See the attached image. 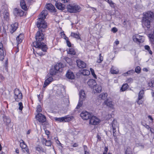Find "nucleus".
I'll use <instances>...</instances> for the list:
<instances>
[{"label": "nucleus", "mask_w": 154, "mask_h": 154, "mask_svg": "<svg viewBox=\"0 0 154 154\" xmlns=\"http://www.w3.org/2000/svg\"><path fill=\"white\" fill-rule=\"evenodd\" d=\"M103 57L101 55V54H99V58L97 60V62L99 63H101L103 60Z\"/></svg>", "instance_id": "43"}, {"label": "nucleus", "mask_w": 154, "mask_h": 154, "mask_svg": "<svg viewBox=\"0 0 154 154\" xmlns=\"http://www.w3.org/2000/svg\"><path fill=\"white\" fill-rule=\"evenodd\" d=\"M37 112H40L42 111L41 107L40 105H38L37 106Z\"/></svg>", "instance_id": "46"}, {"label": "nucleus", "mask_w": 154, "mask_h": 154, "mask_svg": "<svg viewBox=\"0 0 154 154\" xmlns=\"http://www.w3.org/2000/svg\"><path fill=\"white\" fill-rule=\"evenodd\" d=\"M148 118L151 120V121H153V119L150 116H148Z\"/></svg>", "instance_id": "60"}, {"label": "nucleus", "mask_w": 154, "mask_h": 154, "mask_svg": "<svg viewBox=\"0 0 154 154\" xmlns=\"http://www.w3.org/2000/svg\"><path fill=\"white\" fill-rule=\"evenodd\" d=\"M90 70L91 71V74L94 77L95 79H97V76L95 74L94 70L92 68H90Z\"/></svg>", "instance_id": "44"}, {"label": "nucleus", "mask_w": 154, "mask_h": 154, "mask_svg": "<svg viewBox=\"0 0 154 154\" xmlns=\"http://www.w3.org/2000/svg\"><path fill=\"white\" fill-rule=\"evenodd\" d=\"M116 132V130H113V136L114 137L116 136V133L115 132Z\"/></svg>", "instance_id": "62"}, {"label": "nucleus", "mask_w": 154, "mask_h": 154, "mask_svg": "<svg viewBox=\"0 0 154 154\" xmlns=\"http://www.w3.org/2000/svg\"><path fill=\"white\" fill-rule=\"evenodd\" d=\"M66 8L68 12L70 13H76L81 10L79 6L74 4L67 5Z\"/></svg>", "instance_id": "4"}, {"label": "nucleus", "mask_w": 154, "mask_h": 154, "mask_svg": "<svg viewBox=\"0 0 154 154\" xmlns=\"http://www.w3.org/2000/svg\"><path fill=\"white\" fill-rule=\"evenodd\" d=\"M76 63L78 66L79 68H84L86 66V63L83 61L81 60H77Z\"/></svg>", "instance_id": "17"}, {"label": "nucleus", "mask_w": 154, "mask_h": 154, "mask_svg": "<svg viewBox=\"0 0 154 154\" xmlns=\"http://www.w3.org/2000/svg\"><path fill=\"white\" fill-rule=\"evenodd\" d=\"M18 105L19 106V109L20 110H22L23 108V104L22 102H20L18 103Z\"/></svg>", "instance_id": "50"}, {"label": "nucleus", "mask_w": 154, "mask_h": 154, "mask_svg": "<svg viewBox=\"0 0 154 154\" xmlns=\"http://www.w3.org/2000/svg\"><path fill=\"white\" fill-rule=\"evenodd\" d=\"M46 8L51 12H55L56 9L54 6L51 4H48L45 6Z\"/></svg>", "instance_id": "16"}, {"label": "nucleus", "mask_w": 154, "mask_h": 154, "mask_svg": "<svg viewBox=\"0 0 154 154\" xmlns=\"http://www.w3.org/2000/svg\"><path fill=\"white\" fill-rule=\"evenodd\" d=\"M20 5L21 8L24 10L26 11L27 9V7L24 0H21L20 1Z\"/></svg>", "instance_id": "26"}, {"label": "nucleus", "mask_w": 154, "mask_h": 154, "mask_svg": "<svg viewBox=\"0 0 154 154\" xmlns=\"http://www.w3.org/2000/svg\"><path fill=\"white\" fill-rule=\"evenodd\" d=\"M43 143H45V146H51V142L50 140H47L45 138H43L42 140Z\"/></svg>", "instance_id": "27"}, {"label": "nucleus", "mask_w": 154, "mask_h": 154, "mask_svg": "<svg viewBox=\"0 0 154 154\" xmlns=\"http://www.w3.org/2000/svg\"><path fill=\"white\" fill-rule=\"evenodd\" d=\"M133 79L132 78L128 79L127 80V82L128 83H131L133 82Z\"/></svg>", "instance_id": "52"}, {"label": "nucleus", "mask_w": 154, "mask_h": 154, "mask_svg": "<svg viewBox=\"0 0 154 154\" xmlns=\"http://www.w3.org/2000/svg\"><path fill=\"white\" fill-rule=\"evenodd\" d=\"M37 53L40 56H42L44 55V54H43V53L42 52H39Z\"/></svg>", "instance_id": "61"}, {"label": "nucleus", "mask_w": 154, "mask_h": 154, "mask_svg": "<svg viewBox=\"0 0 154 154\" xmlns=\"http://www.w3.org/2000/svg\"><path fill=\"white\" fill-rule=\"evenodd\" d=\"M14 14L16 16L21 17L23 15L24 12L21 9L15 8L14 11Z\"/></svg>", "instance_id": "12"}, {"label": "nucleus", "mask_w": 154, "mask_h": 154, "mask_svg": "<svg viewBox=\"0 0 154 154\" xmlns=\"http://www.w3.org/2000/svg\"><path fill=\"white\" fill-rule=\"evenodd\" d=\"M149 86L151 87H154V81H152L149 83Z\"/></svg>", "instance_id": "49"}, {"label": "nucleus", "mask_w": 154, "mask_h": 154, "mask_svg": "<svg viewBox=\"0 0 154 154\" xmlns=\"http://www.w3.org/2000/svg\"><path fill=\"white\" fill-rule=\"evenodd\" d=\"M42 32L38 31L35 34V41L33 42V45L35 48L46 52L48 49L47 45L42 42L44 40V36Z\"/></svg>", "instance_id": "1"}, {"label": "nucleus", "mask_w": 154, "mask_h": 154, "mask_svg": "<svg viewBox=\"0 0 154 154\" xmlns=\"http://www.w3.org/2000/svg\"><path fill=\"white\" fill-rule=\"evenodd\" d=\"M66 76L69 79H72L75 78V76L73 72L68 71L66 74Z\"/></svg>", "instance_id": "22"}, {"label": "nucleus", "mask_w": 154, "mask_h": 154, "mask_svg": "<svg viewBox=\"0 0 154 154\" xmlns=\"http://www.w3.org/2000/svg\"><path fill=\"white\" fill-rule=\"evenodd\" d=\"M134 71L133 70L131 69L128 71L127 72L125 73L124 74L125 75L126 74L128 75H131V74H132L134 73Z\"/></svg>", "instance_id": "42"}, {"label": "nucleus", "mask_w": 154, "mask_h": 154, "mask_svg": "<svg viewBox=\"0 0 154 154\" xmlns=\"http://www.w3.org/2000/svg\"><path fill=\"white\" fill-rule=\"evenodd\" d=\"M143 125L147 129H150V127L149 125H147L146 124H145V125Z\"/></svg>", "instance_id": "57"}, {"label": "nucleus", "mask_w": 154, "mask_h": 154, "mask_svg": "<svg viewBox=\"0 0 154 154\" xmlns=\"http://www.w3.org/2000/svg\"><path fill=\"white\" fill-rule=\"evenodd\" d=\"M89 119V123L92 125H97L100 122L98 118L94 116H92V115Z\"/></svg>", "instance_id": "10"}, {"label": "nucleus", "mask_w": 154, "mask_h": 154, "mask_svg": "<svg viewBox=\"0 0 154 154\" xmlns=\"http://www.w3.org/2000/svg\"><path fill=\"white\" fill-rule=\"evenodd\" d=\"M145 49V50H147L148 51L149 53L151 54L152 55V51L150 50V48L149 46L148 45H146L144 47Z\"/></svg>", "instance_id": "40"}, {"label": "nucleus", "mask_w": 154, "mask_h": 154, "mask_svg": "<svg viewBox=\"0 0 154 154\" xmlns=\"http://www.w3.org/2000/svg\"><path fill=\"white\" fill-rule=\"evenodd\" d=\"M87 84L90 88L93 89L96 85L97 83L95 80L91 79L88 80L87 82Z\"/></svg>", "instance_id": "13"}, {"label": "nucleus", "mask_w": 154, "mask_h": 154, "mask_svg": "<svg viewBox=\"0 0 154 154\" xmlns=\"http://www.w3.org/2000/svg\"><path fill=\"white\" fill-rule=\"evenodd\" d=\"M4 121L6 123V125L8 126V127L10 126V122H11L10 119L8 117H6L4 119Z\"/></svg>", "instance_id": "33"}, {"label": "nucleus", "mask_w": 154, "mask_h": 154, "mask_svg": "<svg viewBox=\"0 0 154 154\" xmlns=\"http://www.w3.org/2000/svg\"><path fill=\"white\" fill-rule=\"evenodd\" d=\"M92 115V114L86 111H82L81 113L80 116L83 119L87 120L90 119Z\"/></svg>", "instance_id": "9"}, {"label": "nucleus", "mask_w": 154, "mask_h": 154, "mask_svg": "<svg viewBox=\"0 0 154 154\" xmlns=\"http://www.w3.org/2000/svg\"><path fill=\"white\" fill-rule=\"evenodd\" d=\"M45 133L46 135H47V137L48 138L49 137V135L50 133V132L48 130H45Z\"/></svg>", "instance_id": "55"}, {"label": "nucleus", "mask_w": 154, "mask_h": 154, "mask_svg": "<svg viewBox=\"0 0 154 154\" xmlns=\"http://www.w3.org/2000/svg\"><path fill=\"white\" fill-rule=\"evenodd\" d=\"M80 98L78 105L76 108L78 109L81 107L83 103L82 100L84 99L85 97V91L83 90H81L79 92Z\"/></svg>", "instance_id": "6"}, {"label": "nucleus", "mask_w": 154, "mask_h": 154, "mask_svg": "<svg viewBox=\"0 0 154 154\" xmlns=\"http://www.w3.org/2000/svg\"><path fill=\"white\" fill-rule=\"evenodd\" d=\"M154 18V13L151 11H148L143 15L142 20V25L143 27L149 28L150 23Z\"/></svg>", "instance_id": "3"}, {"label": "nucleus", "mask_w": 154, "mask_h": 154, "mask_svg": "<svg viewBox=\"0 0 154 154\" xmlns=\"http://www.w3.org/2000/svg\"><path fill=\"white\" fill-rule=\"evenodd\" d=\"M81 73L84 75H88L90 74V71L86 69H84L82 71Z\"/></svg>", "instance_id": "35"}, {"label": "nucleus", "mask_w": 154, "mask_h": 154, "mask_svg": "<svg viewBox=\"0 0 154 154\" xmlns=\"http://www.w3.org/2000/svg\"><path fill=\"white\" fill-rule=\"evenodd\" d=\"M1 17H3L6 20H8L9 19V14L7 11L5 10L1 15Z\"/></svg>", "instance_id": "21"}, {"label": "nucleus", "mask_w": 154, "mask_h": 154, "mask_svg": "<svg viewBox=\"0 0 154 154\" xmlns=\"http://www.w3.org/2000/svg\"><path fill=\"white\" fill-rule=\"evenodd\" d=\"M93 89L95 90L97 92L100 93L101 92L102 87L100 85L96 84Z\"/></svg>", "instance_id": "25"}, {"label": "nucleus", "mask_w": 154, "mask_h": 154, "mask_svg": "<svg viewBox=\"0 0 154 154\" xmlns=\"http://www.w3.org/2000/svg\"><path fill=\"white\" fill-rule=\"evenodd\" d=\"M104 103L109 107H110L112 109H114V104L112 102L111 100L109 99H106L104 101Z\"/></svg>", "instance_id": "14"}, {"label": "nucleus", "mask_w": 154, "mask_h": 154, "mask_svg": "<svg viewBox=\"0 0 154 154\" xmlns=\"http://www.w3.org/2000/svg\"><path fill=\"white\" fill-rule=\"evenodd\" d=\"M54 67L58 71L62 72L63 65L61 63H57Z\"/></svg>", "instance_id": "20"}, {"label": "nucleus", "mask_w": 154, "mask_h": 154, "mask_svg": "<svg viewBox=\"0 0 154 154\" xmlns=\"http://www.w3.org/2000/svg\"><path fill=\"white\" fill-rule=\"evenodd\" d=\"M68 53L72 55H74L75 54V52L73 48H70L67 51Z\"/></svg>", "instance_id": "38"}, {"label": "nucleus", "mask_w": 154, "mask_h": 154, "mask_svg": "<svg viewBox=\"0 0 154 154\" xmlns=\"http://www.w3.org/2000/svg\"><path fill=\"white\" fill-rule=\"evenodd\" d=\"M144 92L143 90H141L139 92L138 99L141 100L143 97Z\"/></svg>", "instance_id": "32"}, {"label": "nucleus", "mask_w": 154, "mask_h": 154, "mask_svg": "<svg viewBox=\"0 0 154 154\" xmlns=\"http://www.w3.org/2000/svg\"><path fill=\"white\" fill-rule=\"evenodd\" d=\"M112 31L114 33H115L117 31V29L116 27H113L112 29Z\"/></svg>", "instance_id": "54"}, {"label": "nucleus", "mask_w": 154, "mask_h": 154, "mask_svg": "<svg viewBox=\"0 0 154 154\" xmlns=\"http://www.w3.org/2000/svg\"><path fill=\"white\" fill-rule=\"evenodd\" d=\"M78 144L76 143H75L73 145V147H77L78 146Z\"/></svg>", "instance_id": "63"}, {"label": "nucleus", "mask_w": 154, "mask_h": 154, "mask_svg": "<svg viewBox=\"0 0 154 154\" xmlns=\"http://www.w3.org/2000/svg\"><path fill=\"white\" fill-rule=\"evenodd\" d=\"M128 86L127 84H123L121 87L120 90L122 91H125L128 88Z\"/></svg>", "instance_id": "39"}, {"label": "nucleus", "mask_w": 154, "mask_h": 154, "mask_svg": "<svg viewBox=\"0 0 154 154\" xmlns=\"http://www.w3.org/2000/svg\"><path fill=\"white\" fill-rule=\"evenodd\" d=\"M150 131L152 133H154V129L150 128Z\"/></svg>", "instance_id": "64"}, {"label": "nucleus", "mask_w": 154, "mask_h": 154, "mask_svg": "<svg viewBox=\"0 0 154 154\" xmlns=\"http://www.w3.org/2000/svg\"><path fill=\"white\" fill-rule=\"evenodd\" d=\"M55 5L56 8L59 10L63 11L65 9V5L61 2H56Z\"/></svg>", "instance_id": "18"}, {"label": "nucleus", "mask_w": 154, "mask_h": 154, "mask_svg": "<svg viewBox=\"0 0 154 154\" xmlns=\"http://www.w3.org/2000/svg\"><path fill=\"white\" fill-rule=\"evenodd\" d=\"M112 130H116V128L118 127V123L117 121L114 119L112 121Z\"/></svg>", "instance_id": "29"}, {"label": "nucleus", "mask_w": 154, "mask_h": 154, "mask_svg": "<svg viewBox=\"0 0 154 154\" xmlns=\"http://www.w3.org/2000/svg\"><path fill=\"white\" fill-rule=\"evenodd\" d=\"M106 93H102L99 95V98L101 100H104L107 97Z\"/></svg>", "instance_id": "30"}, {"label": "nucleus", "mask_w": 154, "mask_h": 154, "mask_svg": "<svg viewBox=\"0 0 154 154\" xmlns=\"http://www.w3.org/2000/svg\"><path fill=\"white\" fill-rule=\"evenodd\" d=\"M143 101L141 100H139L137 99V103L139 105L141 104L142 103Z\"/></svg>", "instance_id": "56"}, {"label": "nucleus", "mask_w": 154, "mask_h": 154, "mask_svg": "<svg viewBox=\"0 0 154 154\" xmlns=\"http://www.w3.org/2000/svg\"><path fill=\"white\" fill-rule=\"evenodd\" d=\"M125 154H132L131 152L127 150L125 151Z\"/></svg>", "instance_id": "59"}, {"label": "nucleus", "mask_w": 154, "mask_h": 154, "mask_svg": "<svg viewBox=\"0 0 154 154\" xmlns=\"http://www.w3.org/2000/svg\"><path fill=\"white\" fill-rule=\"evenodd\" d=\"M53 79L52 77L47 78L44 82L43 87L44 88L46 87L52 81Z\"/></svg>", "instance_id": "19"}, {"label": "nucleus", "mask_w": 154, "mask_h": 154, "mask_svg": "<svg viewBox=\"0 0 154 154\" xmlns=\"http://www.w3.org/2000/svg\"><path fill=\"white\" fill-rule=\"evenodd\" d=\"M111 72L113 74H117L118 73L119 70L117 69H116L115 67L112 66L111 69Z\"/></svg>", "instance_id": "34"}, {"label": "nucleus", "mask_w": 154, "mask_h": 154, "mask_svg": "<svg viewBox=\"0 0 154 154\" xmlns=\"http://www.w3.org/2000/svg\"><path fill=\"white\" fill-rule=\"evenodd\" d=\"M0 49H3V45L1 42H0Z\"/></svg>", "instance_id": "58"}, {"label": "nucleus", "mask_w": 154, "mask_h": 154, "mask_svg": "<svg viewBox=\"0 0 154 154\" xmlns=\"http://www.w3.org/2000/svg\"><path fill=\"white\" fill-rule=\"evenodd\" d=\"M54 119L56 121L59 122H68L71 121L72 120V119L71 117H68L67 116L59 118L54 117Z\"/></svg>", "instance_id": "8"}, {"label": "nucleus", "mask_w": 154, "mask_h": 154, "mask_svg": "<svg viewBox=\"0 0 154 154\" xmlns=\"http://www.w3.org/2000/svg\"><path fill=\"white\" fill-rule=\"evenodd\" d=\"M149 37L152 44H154V32L153 33L149 34Z\"/></svg>", "instance_id": "36"}, {"label": "nucleus", "mask_w": 154, "mask_h": 154, "mask_svg": "<svg viewBox=\"0 0 154 154\" xmlns=\"http://www.w3.org/2000/svg\"><path fill=\"white\" fill-rule=\"evenodd\" d=\"M4 52L3 49H0V60L3 61L4 59Z\"/></svg>", "instance_id": "37"}, {"label": "nucleus", "mask_w": 154, "mask_h": 154, "mask_svg": "<svg viewBox=\"0 0 154 154\" xmlns=\"http://www.w3.org/2000/svg\"><path fill=\"white\" fill-rule=\"evenodd\" d=\"M108 151V148L107 147L105 146L104 148V151L103 154H106Z\"/></svg>", "instance_id": "53"}, {"label": "nucleus", "mask_w": 154, "mask_h": 154, "mask_svg": "<svg viewBox=\"0 0 154 154\" xmlns=\"http://www.w3.org/2000/svg\"><path fill=\"white\" fill-rule=\"evenodd\" d=\"M71 36L76 39H81L80 35L74 32H71L70 35Z\"/></svg>", "instance_id": "31"}, {"label": "nucleus", "mask_w": 154, "mask_h": 154, "mask_svg": "<svg viewBox=\"0 0 154 154\" xmlns=\"http://www.w3.org/2000/svg\"><path fill=\"white\" fill-rule=\"evenodd\" d=\"M60 2L62 3H66L68 2L69 0H59Z\"/></svg>", "instance_id": "51"}, {"label": "nucleus", "mask_w": 154, "mask_h": 154, "mask_svg": "<svg viewBox=\"0 0 154 154\" xmlns=\"http://www.w3.org/2000/svg\"><path fill=\"white\" fill-rule=\"evenodd\" d=\"M36 150L40 153L42 150V148L41 147L39 146H38L35 148Z\"/></svg>", "instance_id": "48"}, {"label": "nucleus", "mask_w": 154, "mask_h": 154, "mask_svg": "<svg viewBox=\"0 0 154 154\" xmlns=\"http://www.w3.org/2000/svg\"><path fill=\"white\" fill-rule=\"evenodd\" d=\"M48 14V11L46 10H43L39 15V17L37 23V27L39 29V31L44 32L43 29L46 28L47 25L44 20Z\"/></svg>", "instance_id": "2"}, {"label": "nucleus", "mask_w": 154, "mask_h": 154, "mask_svg": "<svg viewBox=\"0 0 154 154\" xmlns=\"http://www.w3.org/2000/svg\"><path fill=\"white\" fill-rule=\"evenodd\" d=\"M37 120L40 122L44 123L46 121V118L45 116L41 113H38L36 116Z\"/></svg>", "instance_id": "11"}, {"label": "nucleus", "mask_w": 154, "mask_h": 154, "mask_svg": "<svg viewBox=\"0 0 154 154\" xmlns=\"http://www.w3.org/2000/svg\"><path fill=\"white\" fill-rule=\"evenodd\" d=\"M58 71L54 67L51 68L50 71V75H56L58 72Z\"/></svg>", "instance_id": "28"}, {"label": "nucleus", "mask_w": 154, "mask_h": 154, "mask_svg": "<svg viewBox=\"0 0 154 154\" xmlns=\"http://www.w3.org/2000/svg\"><path fill=\"white\" fill-rule=\"evenodd\" d=\"M133 39L134 42L138 44L143 42L144 41V37L138 34L134 35Z\"/></svg>", "instance_id": "7"}, {"label": "nucleus", "mask_w": 154, "mask_h": 154, "mask_svg": "<svg viewBox=\"0 0 154 154\" xmlns=\"http://www.w3.org/2000/svg\"><path fill=\"white\" fill-rule=\"evenodd\" d=\"M22 142L20 143V146L21 148L23 149V151L24 152H26L28 153L29 152V149L28 148L27 146V145L24 143V142L22 140Z\"/></svg>", "instance_id": "15"}, {"label": "nucleus", "mask_w": 154, "mask_h": 154, "mask_svg": "<svg viewBox=\"0 0 154 154\" xmlns=\"http://www.w3.org/2000/svg\"><path fill=\"white\" fill-rule=\"evenodd\" d=\"M65 39L66 41L67 46L69 47H70L71 46V43L69 41L68 38L67 37H66Z\"/></svg>", "instance_id": "47"}, {"label": "nucleus", "mask_w": 154, "mask_h": 154, "mask_svg": "<svg viewBox=\"0 0 154 154\" xmlns=\"http://www.w3.org/2000/svg\"><path fill=\"white\" fill-rule=\"evenodd\" d=\"M140 66H137L135 69V72L137 73H140Z\"/></svg>", "instance_id": "45"}, {"label": "nucleus", "mask_w": 154, "mask_h": 154, "mask_svg": "<svg viewBox=\"0 0 154 154\" xmlns=\"http://www.w3.org/2000/svg\"><path fill=\"white\" fill-rule=\"evenodd\" d=\"M14 97L16 101L19 102L22 98V94L18 89L16 88L14 89Z\"/></svg>", "instance_id": "5"}, {"label": "nucleus", "mask_w": 154, "mask_h": 154, "mask_svg": "<svg viewBox=\"0 0 154 154\" xmlns=\"http://www.w3.org/2000/svg\"><path fill=\"white\" fill-rule=\"evenodd\" d=\"M11 33H13L18 28V24L17 23H15L12 24L11 25Z\"/></svg>", "instance_id": "24"}, {"label": "nucleus", "mask_w": 154, "mask_h": 154, "mask_svg": "<svg viewBox=\"0 0 154 154\" xmlns=\"http://www.w3.org/2000/svg\"><path fill=\"white\" fill-rule=\"evenodd\" d=\"M23 38V35L20 34L16 38V40L17 43V44L20 43L22 42Z\"/></svg>", "instance_id": "23"}, {"label": "nucleus", "mask_w": 154, "mask_h": 154, "mask_svg": "<svg viewBox=\"0 0 154 154\" xmlns=\"http://www.w3.org/2000/svg\"><path fill=\"white\" fill-rule=\"evenodd\" d=\"M123 24L125 26V27H127L128 26H130V22L127 20H125L123 23Z\"/></svg>", "instance_id": "41"}]
</instances>
